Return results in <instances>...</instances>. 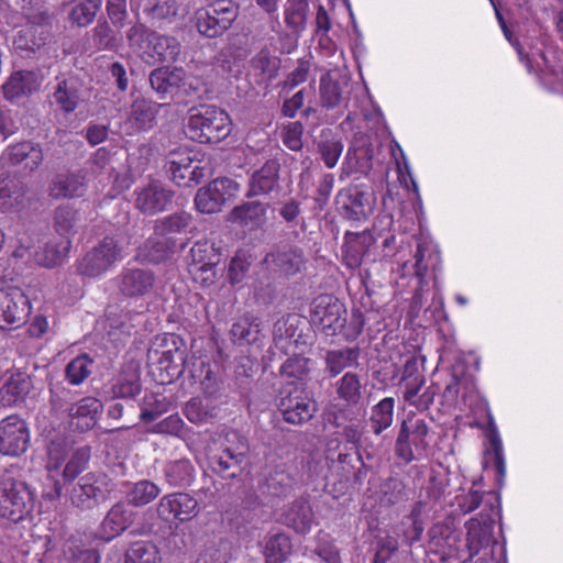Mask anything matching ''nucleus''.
<instances>
[{"label":"nucleus","instance_id":"obj_62","mask_svg":"<svg viewBox=\"0 0 563 563\" xmlns=\"http://www.w3.org/2000/svg\"><path fill=\"white\" fill-rule=\"evenodd\" d=\"M78 221L77 210L69 205H62L54 211V228L62 236L74 233Z\"/></svg>","mask_w":563,"mask_h":563},{"label":"nucleus","instance_id":"obj_23","mask_svg":"<svg viewBox=\"0 0 563 563\" xmlns=\"http://www.w3.org/2000/svg\"><path fill=\"white\" fill-rule=\"evenodd\" d=\"M174 191L159 180H152L136 191V207L144 213L155 214L172 203Z\"/></svg>","mask_w":563,"mask_h":563},{"label":"nucleus","instance_id":"obj_16","mask_svg":"<svg viewBox=\"0 0 563 563\" xmlns=\"http://www.w3.org/2000/svg\"><path fill=\"white\" fill-rule=\"evenodd\" d=\"M136 519V512L125 500L114 503L107 511L97 529V538L104 542H110L125 532L133 526Z\"/></svg>","mask_w":563,"mask_h":563},{"label":"nucleus","instance_id":"obj_1","mask_svg":"<svg viewBox=\"0 0 563 563\" xmlns=\"http://www.w3.org/2000/svg\"><path fill=\"white\" fill-rule=\"evenodd\" d=\"M147 364L161 384H169L186 373L187 349L176 334L157 336L147 351Z\"/></svg>","mask_w":563,"mask_h":563},{"label":"nucleus","instance_id":"obj_38","mask_svg":"<svg viewBox=\"0 0 563 563\" xmlns=\"http://www.w3.org/2000/svg\"><path fill=\"white\" fill-rule=\"evenodd\" d=\"M263 553L265 563H285L292 554L291 538L286 532L268 534Z\"/></svg>","mask_w":563,"mask_h":563},{"label":"nucleus","instance_id":"obj_33","mask_svg":"<svg viewBox=\"0 0 563 563\" xmlns=\"http://www.w3.org/2000/svg\"><path fill=\"white\" fill-rule=\"evenodd\" d=\"M269 207L261 201L243 202L231 210L229 221L252 230L258 229L265 223L266 211Z\"/></svg>","mask_w":563,"mask_h":563},{"label":"nucleus","instance_id":"obj_32","mask_svg":"<svg viewBox=\"0 0 563 563\" xmlns=\"http://www.w3.org/2000/svg\"><path fill=\"white\" fill-rule=\"evenodd\" d=\"M358 346H344L338 350H328L323 356L324 373L330 378L339 376L344 369L357 366L360 358Z\"/></svg>","mask_w":563,"mask_h":563},{"label":"nucleus","instance_id":"obj_4","mask_svg":"<svg viewBox=\"0 0 563 563\" xmlns=\"http://www.w3.org/2000/svg\"><path fill=\"white\" fill-rule=\"evenodd\" d=\"M36 500L35 489L26 482L9 475L0 478V518L20 523L31 517Z\"/></svg>","mask_w":563,"mask_h":563},{"label":"nucleus","instance_id":"obj_44","mask_svg":"<svg viewBox=\"0 0 563 563\" xmlns=\"http://www.w3.org/2000/svg\"><path fill=\"white\" fill-rule=\"evenodd\" d=\"M294 478L283 466L269 470L262 484L264 494L285 497L292 490Z\"/></svg>","mask_w":563,"mask_h":563},{"label":"nucleus","instance_id":"obj_5","mask_svg":"<svg viewBox=\"0 0 563 563\" xmlns=\"http://www.w3.org/2000/svg\"><path fill=\"white\" fill-rule=\"evenodd\" d=\"M113 486L106 473L89 472L64 487V495L74 507L82 511L92 510L110 498Z\"/></svg>","mask_w":563,"mask_h":563},{"label":"nucleus","instance_id":"obj_27","mask_svg":"<svg viewBox=\"0 0 563 563\" xmlns=\"http://www.w3.org/2000/svg\"><path fill=\"white\" fill-rule=\"evenodd\" d=\"M41 86L40 77L32 70H18L11 74L2 86L3 96L11 102H19L21 99L37 91Z\"/></svg>","mask_w":563,"mask_h":563},{"label":"nucleus","instance_id":"obj_39","mask_svg":"<svg viewBox=\"0 0 563 563\" xmlns=\"http://www.w3.org/2000/svg\"><path fill=\"white\" fill-rule=\"evenodd\" d=\"M261 321L258 318L246 314L238 319L230 330L231 340L235 345L254 344L260 340Z\"/></svg>","mask_w":563,"mask_h":563},{"label":"nucleus","instance_id":"obj_8","mask_svg":"<svg viewBox=\"0 0 563 563\" xmlns=\"http://www.w3.org/2000/svg\"><path fill=\"white\" fill-rule=\"evenodd\" d=\"M351 79L341 70L333 69L323 74L319 81L318 104L325 111H334L340 117L349 107Z\"/></svg>","mask_w":563,"mask_h":563},{"label":"nucleus","instance_id":"obj_48","mask_svg":"<svg viewBox=\"0 0 563 563\" xmlns=\"http://www.w3.org/2000/svg\"><path fill=\"white\" fill-rule=\"evenodd\" d=\"M461 530L457 528L455 517L446 516L442 521L434 523L429 529V536L437 544L443 543L449 548H457L461 542Z\"/></svg>","mask_w":563,"mask_h":563},{"label":"nucleus","instance_id":"obj_47","mask_svg":"<svg viewBox=\"0 0 563 563\" xmlns=\"http://www.w3.org/2000/svg\"><path fill=\"white\" fill-rule=\"evenodd\" d=\"M164 476L170 486L187 487L195 479V467L187 459L172 461L164 466Z\"/></svg>","mask_w":563,"mask_h":563},{"label":"nucleus","instance_id":"obj_43","mask_svg":"<svg viewBox=\"0 0 563 563\" xmlns=\"http://www.w3.org/2000/svg\"><path fill=\"white\" fill-rule=\"evenodd\" d=\"M84 190V178L77 174L57 175L49 185V195L56 199L80 197Z\"/></svg>","mask_w":563,"mask_h":563},{"label":"nucleus","instance_id":"obj_41","mask_svg":"<svg viewBox=\"0 0 563 563\" xmlns=\"http://www.w3.org/2000/svg\"><path fill=\"white\" fill-rule=\"evenodd\" d=\"M179 11L177 0H146L144 13L153 25L162 27L175 21Z\"/></svg>","mask_w":563,"mask_h":563},{"label":"nucleus","instance_id":"obj_54","mask_svg":"<svg viewBox=\"0 0 563 563\" xmlns=\"http://www.w3.org/2000/svg\"><path fill=\"white\" fill-rule=\"evenodd\" d=\"M251 65L260 71L265 80L271 81L277 77L282 60L273 55L267 47H264L251 59Z\"/></svg>","mask_w":563,"mask_h":563},{"label":"nucleus","instance_id":"obj_22","mask_svg":"<svg viewBox=\"0 0 563 563\" xmlns=\"http://www.w3.org/2000/svg\"><path fill=\"white\" fill-rule=\"evenodd\" d=\"M86 91L82 82L77 77L57 78L53 87V102L65 114L73 113L82 102H85Z\"/></svg>","mask_w":563,"mask_h":563},{"label":"nucleus","instance_id":"obj_12","mask_svg":"<svg viewBox=\"0 0 563 563\" xmlns=\"http://www.w3.org/2000/svg\"><path fill=\"white\" fill-rule=\"evenodd\" d=\"M346 316L345 305L333 295H319L311 302V319L328 336L338 335L343 331Z\"/></svg>","mask_w":563,"mask_h":563},{"label":"nucleus","instance_id":"obj_45","mask_svg":"<svg viewBox=\"0 0 563 563\" xmlns=\"http://www.w3.org/2000/svg\"><path fill=\"white\" fill-rule=\"evenodd\" d=\"M192 217L186 211L174 212L169 216L159 218L154 222V234L164 238H174V234H180L187 231L191 224Z\"/></svg>","mask_w":563,"mask_h":563},{"label":"nucleus","instance_id":"obj_3","mask_svg":"<svg viewBox=\"0 0 563 563\" xmlns=\"http://www.w3.org/2000/svg\"><path fill=\"white\" fill-rule=\"evenodd\" d=\"M305 251L294 244H275L260 262L263 278L284 284L301 274L307 266Z\"/></svg>","mask_w":563,"mask_h":563},{"label":"nucleus","instance_id":"obj_49","mask_svg":"<svg viewBox=\"0 0 563 563\" xmlns=\"http://www.w3.org/2000/svg\"><path fill=\"white\" fill-rule=\"evenodd\" d=\"M103 0H78L68 12V21L77 27H87L101 11Z\"/></svg>","mask_w":563,"mask_h":563},{"label":"nucleus","instance_id":"obj_53","mask_svg":"<svg viewBox=\"0 0 563 563\" xmlns=\"http://www.w3.org/2000/svg\"><path fill=\"white\" fill-rule=\"evenodd\" d=\"M308 0H288L285 7V22L295 33H301L307 23Z\"/></svg>","mask_w":563,"mask_h":563},{"label":"nucleus","instance_id":"obj_17","mask_svg":"<svg viewBox=\"0 0 563 563\" xmlns=\"http://www.w3.org/2000/svg\"><path fill=\"white\" fill-rule=\"evenodd\" d=\"M114 280L121 296L141 298L153 290L156 276L148 268L123 267Z\"/></svg>","mask_w":563,"mask_h":563},{"label":"nucleus","instance_id":"obj_26","mask_svg":"<svg viewBox=\"0 0 563 563\" xmlns=\"http://www.w3.org/2000/svg\"><path fill=\"white\" fill-rule=\"evenodd\" d=\"M183 76L181 67L162 66L150 73L151 88L159 96V99L174 100L179 97V86Z\"/></svg>","mask_w":563,"mask_h":563},{"label":"nucleus","instance_id":"obj_40","mask_svg":"<svg viewBox=\"0 0 563 563\" xmlns=\"http://www.w3.org/2000/svg\"><path fill=\"white\" fill-rule=\"evenodd\" d=\"M334 389L338 398L347 405L356 406L363 399L364 385L357 373L346 372L335 383Z\"/></svg>","mask_w":563,"mask_h":563},{"label":"nucleus","instance_id":"obj_9","mask_svg":"<svg viewBox=\"0 0 563 563\" xmlns=\"http://www.w3.org/2000/svg\"><path fill=\"white\" fill-rule=\"evenodd\" d=\"M122 252L123 247L115 236H104L79 261L77 266L78 274L89 278H97L122 260Z\"/></svg>","mask_w":563,"mask_h":563},{"label":"nucleus","instance_id":"obj_28","mask_svg":"<svg viewBox=\"0 0 563 563\" xmlns=\"http://www.w3.org/2000/svg\"><path fill=\"white\" fill-rule=\"evenodd\" d=\"M102 407V402L95 397H85L74 402L68 413L70 426L80 432L91 430L97 424Z\"/></svg>","mask_w":563,"mask_h":563},{"label":"nucleus","instance_id":"obj_61","mask_svg":"<svg viewBox=\"0 0 563 563\" xmlns=\"http://www.w3.org/2000/svg\"><path fill=\"white\" fill-rule=\"evenodd\" d=\"M206 8L211 11L228 31L232 27L240 14V4L233 0H214Z\"/></svg>","mask_w":563,"mask_h":563},{"label":"nucleus","instance_id":"obj_13","mask_svg":"<svg viewBox=\"0 0 563 563\" xmlns=\"http://www.w3.org/2000/svg\"><path fill=\"white\" fill-rule=\"evenodd\" d=\"M30 430L24 419L11 415L0 421V453L20 456L29 448Z\"/></svg>","mask_w":563,"mask_h":563},{"label":"nucleus","instance_id":"obj_18","mask_svg":"<svg viewBox=\"0 0 563 563\" xmlns=\"http://www.w3.org/2000/svg\"><path fill=\"white\" fill-rule=\"evenodd\" d=\"M278 410L283 419L290 424H302L313 418L317 404L303 391L289 393L278 402Z\"/></svg>","mask_w":563,"mask_h":563},{"label":"nucleus","instance_id":"obj_6","mask_svg":"<svg viewBox=\"0 0 563 563\" xmlns=\"http://www.w3.org/2000/svg\"><path fill=\"white\" fill-rule=\"evenodd\" d=\"M377 197L372 186L350 184L340 189L335 196L338 213L350 222L368 220L376 208Z\"/></svg>","mask_w":563,"mask_h":563},{"label":"nucleus","instance_id":"obj_2","mask_svg":"<svg viewBox=\"0 0 563 563\" xmlns=\"http://www.w3.org/2000/svg\"><path fill=\"white\" fill-rule=\"evenodd\" d=\"M230 115L211 104L192 107L189 110L186 133L202 144H217L228 137L232 130Z\"/></svg>","mask_w":563,"mask_h":563},{"label":"nucleus","instance_id":"obj_59","mask_svg":"<svg viewBox=\"0 0 563 563\" xmlns=\"http://www.w3.org/2000/svg\"><path fill=\"white\" fill-rule=\"evenodd\" d=\"M18 4L30 24L44 26L51 23V15L44 0H19Z\"/></svg>","mask_w":563,"mask_h":563},{"label":"nucleus","instance_id":"obj_7","mask_svg":"<svg viewBox=\"0 0 563 563\" xmlns=\"http://www.w3.org/2000/svg\"><path fill=\"white\" fill-rule=\"evenodd\" d=\"M249 452L246 438L235 431L229 432L218 451L209 457L210 467L223 478H235L242 473Z\"/></svg>","mask_w":563,"mask_h":563},{"label":"nucleus","instance_id":"obj_55","mask_svg":"<svg viewBox=\"0 0 563 563\" xmlns=\"http://www.w3.org/2000/svg\"><path fill=\"white\" fill-rule=\"evenodd\" d=\"M395 399L386 397L372 409L371 426L373 432L378 435L389 428L393 422Z\"/></svg>","mask_w":563,"mask_h":563},{"label":"nucleus","instance_id":"obj_15","mask_svg":"<svg viewBox=\"0 0 563 563\" xmlns=\"http://www.w3.org/2000/svg\"><path fill=\"white\" fill-rule=\"evenodd\" d=\"M157 517L165 522H185L199 512L197 499L188 493H172L163 496L156 506Z\"/></svg>","mask_w":563,"mask_h":563},{"label":"nucleus","instance_id":"obj_60","mask_svg":"<svg viewBox=\"0 0 563 563\" xmlns=\"http://www.w3.org/2000/svg\"><path fill=\"white\" fill-rule=\"evenodd\" d=\"M71 246L68 238L62 239L59 242H49L45 245L40 258L41 265L47 268L59 266L67 256Z\"/></svg>","mask_w":563,"mask_h":563},{"label":"nucleus","instance_id":"obj_42","mask_svg":"<svg viewBox=\"0 0 563 563\" xmlns=\"http://www.w3.org/2000/svg\"><path fill=\"white\" fill-rule=\"evenodd\" d=\"M157 113V103L144 98H136L131 104L129 121L137 130L147 131L154 126Z\"/></svg>","mask_w":563,"mask_h":563},{"label":"nucleus","instance_id":"obj_14","mask_svg":"<svg viewBox=\"0 0 563 563\" xmlns=\"http://www.w3.org/2000/svg\"><path fill=\"white\" fill-rule=\"evenodd\" d=\"M31 313V303L21 288L0 289V329L20 327Z\"/></svg>","mask_w":563,"mask_h":563},{"label":"nucleus","instance_id":"obj_20","mask_svg":"<svg viewBox=\"0 0 563 563\" xmlns=\"http://www.w3.org/2000/svg\"><path fill=\"white\" fill-rule=\"evenodd\" d=\"M278 521L298 534L310 532L314 514L308 498L301 496L286 505L282 509Z\"/></svg>","mask_w":563,"mask_h":563},{"label":"nucleus","instance_id":"obj_31","mask_svg":"<svg viewBox=\"0 0 563 563\" xmlns=\"http://www.w3.org/2000/svg\"><path fill=\"white\" fill-rule=\"evenodd\" d=\"M178 244L175 238L153 235L139 247L136 257L141 261L159 264L170 258Z\"/></svg>","mask_w":563,"mask_h":563},{"label":"nucleus","instance_id":"obj_64","mask_svg":"<svg viewBox=\"0 0 563 563\" xmlns=\"http://www.w3.org/2000/svg\"><path fill=\"white\" fill-rule=\"evenodd\" d=\"M155 31L142 23H135L126 32L125 37L129 47L137 51L148 52Z\"/></svg>","mask_w":563,"mask_h":563},{"label":"nucleus","instance_id":"obj_29","mask_svg":"<svg viewBox=\"0 0 563 563\" xmlns=\"http://www.w3.org/2000/svg\"><path fill=\"white\" fill-rule=\"evenodd\" d=\"M33 389L31 375L21 369H15L0 387V402L3 406L20 405Z\"/></svg>","mask_w":563,"mask_h":563},{"label":"nucleus","instance_id":"obj_57","mask_svg":"<svg viewBox=\"0 0 563 563\" xmlns=\"http://www.w3.org/2000/svg\"><path fill=\"white\" fill-rule=\"evenodd\" d=\"M95 361L86 353L73 358L65 367L66 379L71 385H80L92 373Z\"/></svg>","mask_w":563,"mask_h":563},{"label":"nucleus","instance_id":"obj_10","mask_svg":"<svg viewBox=\"0 0 563 563\" xmlns=\"http://www.w3.org/2000/svg\"><path fill=\"white\" fill-rule=\"evenodd\" d=\"M164 169L169 179L179 187H192L212 175L210 162L194 159L187 154L173 152L166 159Z\"/></svg>","mask_w":563,"mask_h":563},{"label":"nucleus","instance_id":"obj_24","mask_svg":"<svg viewBox=\"0 0 563 563\" xmlns=\"http://www.w3.org/2000/svg\"><path fill=\"white\" fill-rule=\"evenodd\" d=\"M494 527L495 520L489 514H479L478 517L471 518L465 523L466 547L471 558L493 542Z\"/></svg>","mask_w":563,"mask_h":563},{"label":"nucleus","instance_id":"obj_36","mask_svg":"<svg viewBox=\"0 0 563 563\" xmlns=\"http://www.w3.org/2000/svg\"><path fill=\"white\" fill-rule=\"evenodd\" d=\"M92 46L97 51L118 52L122 46V38L119 32L107 19H99L91 29L90 36Z\"/></svg>","mask_w":563,"mask_h":563},{"label":"nucleus","instance_id":"obj_58","mask_svg":"<svg viewBox=\"0 0 563 563\" xmlns=\"http://www.w3.org/2000/svg\"><path fill=\"white\" fill-rule=\"evenodd\" d=\"M311 360L305 357L302 353H295L289 356L279 368V374L285 378H292L299 382H305L309 377Z\"/></svg>","mask_w":563,"mask_h":563},{"label":"nucleus","instance_id":"obj_25","mask_svg":"<svg viewBox=\"0 0 563 563\" xmlns=\"http://www.w3.org/2000/svg\"><path fill=\"white\" fill-rule=\"evenodd\" d=\"M91 457V449L88 445L76 449L67 461L62 481H55L53 490L48 494L51 499H57L64 495V487L76 482L80 474L88 467Z\"/></svg>","mask_w":563,"mask_h":563},{"label":"nucleus","instance_id":"obj_37","mask_svg":"<svg viewBox=\"0 0 563 563\" xmlns=\"http://www.w3.org/2000/svg\"><path fill=\"white\" fill-rule=\"evenodd\" d=\"M161 494L157 484L150 479H140L125 484V501L131 507H144L154 501Z\"/></svg>","mask_w":563,"mask_h":563},{"label":"nucleus","instance_id":"obj_34","mask_svg":"<svg viewBox=\"0 0 563 563\" xmlns=\"http://www.w3.org/2000/svg\"><path fill=\"white\" fill-rule=\"evenodd\" d=\"M183 412L191 423L205 424L212 423L218 418L220 408L216 400L197 396L185 404Z\"/></svg>","mask_w":563,"mask_h":563},{"label":"nucleus","instance_id":"obj_56","mask_svg":"<svg viewBox=\"0 0 563 563\" xmlns=\"http://www.w3.org/2000/svg\"><path fill=\"white\" fill-rule=\"evenodd\" d=\"M306 320H303L299 314L289 313L286 317H283L274 324V339L276 344L278 345L283 341H292L295 335L300 328L306 327Z\"/></svg>","mask_w":563,"mask_h":563},{"label":"nucleus","instance_id":"obj_19","mask_svg":"<svg viewBox=\"0 0 563 563\" xmlns=\"http://www.w3.org/2000/svg\"><path fill=\"white\" fill-rule=\"evenodd\" d=\"M282 165L277 158L267 159L250 178L247 197L279 194Z\"/></svg>","mask_w":563,"mask_h":563},{"label":"nucleus","instance_id":"obj_21","mask_svg":"<svg viewBox=\"0 0 563 563\" xmlns=\"http://www.w3.org/2000/svg\"><path fill=\"white\" fill-rule=\"evenodd\" d=\"M375 238L369 231L352 232L346 231L342 244V263L349 269H356L362 265L363 260L369 254Z\"/></svg>","mask_w":563,"mask_h":563},{"label":"nucleus","instance_id":"obj_51","mask_svg":"<svg viewBox=\"0 0 563 563\" xmlns=\"http://www.w3.org/2000/svg\"><path fill=\"white\" fill-rule=\"evenodd\" d=\"M180 52L181 45L177 38L155 32L147 54L161 62H176Z\"/></svg>","mask_w":563,"mask_h":563},{"label":"nucleus","instance_id":"obj_46","mask_svg":"<svg viewBox=\"0 0 563 563\" xmlns=\"http://www.w3.org/2000/svg\"><path fill=\"white\" fill-rule=\"evenodd\" d=\"M191 22L197 32L209 40L218 38L228 32V29L206 7L194 12Z\"/></svg>","mask_w":563,"mask_h":563},{"label":"nucleus","instance_id":"obj_50","mask_svg":"<svg viewBox=\"0 0 563 563\" xmlns=\"http://www.w3.org/2000/svg\"><path fill=\"white\" fill-rule=\"evenodd\" d=\"M159 551L152 541L131 542L124 552L123 563H161Z\"/></svg>","mask_w":563,"mask_h":563},{"label":"nucleus","instance_id":"obj_11","mask_svg":"<svg viewBox=\"0 0 563 563\" xmlns=\"http://www.w3.org/2000/svg\"><path fill=\"white\" fill-rule=\"evenodd\" d=\"M239 187V184L229 177H218L209 181L196 192V210L202 214L220 212L236 196Z\"/></svg>","mask_w":563,"mask_h":563},{"label":"nucleus","instance_id":"obj_63","mask_svg":"<svg viewBox=\"0 0 563 563\" xmlns=\"http://www.w3.org/2000/svg\"><path fill=\"white\" fill-rule=\"evenodd\" d=\"M252 265L251 256L245 251H238L228 267V282L231 286L241 284L247 276Z\"/></svg>","mask_w":563,"mask_h":563},{"label":"nucleus","instance_id":"obj_52","mask_svg":"<svg viewBox=\"0 0 563 563\" xmlns=\"http://www.w3.org/2000/svg\"><path fill=\"white\" fill-rule=\"evenodd\" d=\"M191 261L189 265H197L198 267L205 266H219L222 261L223 254L221 249L210 241H198L190 250Z\"/></svg>","mask_w":563,"mask_h":563},{"label":"nucleus","instance_id":"obj_35","mask_svg":"<svg viewBox=\"0 0 563 563\" xmlns=\"http://www.w3.org/2000/svg\"><path fill=\"white\" fill-rule=\"evenodd\" d=\"M317 151L321 159L328 168H333L342 152L343 143L341 136L330 128L320 131L319 136L314 140Z\"/></svg>","mask_w":563,"mask_h":563},{"label":"nucleus","instance_id":"obj_30","mask_svg":"<svg viewBox=\"0 0 563 563\" xmlns=\"http://www.w3.org/2000/svg\"><path fill=\"white\" fill-rule=\"evenodd\" d=\"M141 372L137 365L130 363L123 366L114 378L109 394L113 399H135L141 393Z\"/></svg>","mask_w":563,"mask_h":563}]
</instances>
